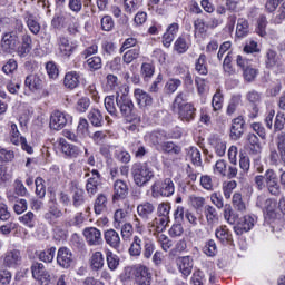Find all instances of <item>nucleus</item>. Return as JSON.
I'll return each instance as SVG.
<instances>
[{"instance_id":"39","label":"nucleus","mask_w":285,"mask_h":285,"mask_svg":"<svg viewBox=\"0 0 285 285\" xmlns=\"http://www.w3.org/2000/svg\"><path fill=\"white\" fill-rule=\"evenodd\" d=\"M195 70L198 75H208V63L206 62V55L202 53L195 62Z\"/></svg>"},{"instance_id":"35","label":"nucleus","mask_w":285,"mask_h":285,"mask_svg":"<svg viewBox=\"0 0 285 285\" xmlns=\"http://www.w3.org/2000/svg\"><path fill=\"white\" fill-rule=\"evenodd\" d=\"M92 271H101L104 268V253L95 252L89 259Z\"/></svg>"},{"instance_id":"46","label":"nucleus","mask_w":285,"mask_h":285,"mask_svg":"<svg viewBox=\"0 0 285 285\" xmlns=\"http://www.w3.org/2000/svg\"><path fill=\"white\" fill-rule=\"evenodd\" d=\"M224 219L227 220V224L232 225L235 224L237 219H239V216L235 212H233V207L230 206V204L225 205Z\"/></svg>"},{"instance_id":"54","label":"nucleus","mask_w":285,"mask_h":285,"mask_svg":"<svg viewBox=\"0 0 285 285\" xmlns=\"http://www.w3.org/2000/svg\"><path fill=\"white\" fill-rule=\"evenodd\" d=\"M36 184V195L43 199L46 197V180L41 177H37L35 180Z\"/></svg>"},{"instance_id":"3","label":"nucleus","mask_w":285,"mask_h":285,"mask_svg":"<svg viewBox=\"0 0 285 285\" xmlns=\"http://www.w3.org/2000/svg\"><path fill=\"white\" fill-rule=\"evenodd\" d=\"M68 124H72V116L62 111H53L50 116L49 128L51 130H63Z\"/></svg>"},{"instance_id":"8","label":"nucleus","mask_w":285,"mask_h":285,"mask_svg":"<svg viewBox=\"0 0 285 285\" xmlns=\"http://www.w3.org/2000/svg\"><path fill=\"white\" fill-rule=\"evenodd\" d=\"M265 188H267L271 195H279L281 188L279 183L277 181V174L273 169H268L265 173Z\"/></svg>"},{"instance_id":"37","label":"nucleus","mask_w":285,"mask_h":285,"mask_svg":"<svg viewBox=\"0 0 285 285\" xmlns=\"http://www.w3.org/2000/svg\"><path fill=\"white\" fill-rule=\"evenodd\" d=\"M88 119L96 128L101 127L104 124V116L99 109H91L88 114Z\"/></svg>"},{"instance_id":"13","label":"nucleus","mask_w":285,"mask_h":285,"mask_svg":"<svg viewBox=\"0 0 285 285\" xmlns=\"http://www.w3.org/2000/svg\"><path fill=\"white\" fill-rule=\"evenodd\" d=\"M59 217H63V212H61V209L57 207V202L50 200L49 210L45 214L46 222H48V224H51V226H55Z\"/></svg>"},{"instance_id":"56","label":"nucleus","mask_w":285,"mask_h":285,"mask_svg":"<svg viewBox=\"0 0 285 285\" xmlns=\"http://www.w3.org/2000/svg\"><path fill=\"white\" fill-rule=\"evenodd\" d=\"M105 108L109 115L117 117V108L115 107V96H107L105 98Z\"/></svg>"},{"instance_id":"45","label":"nucleus","mask_w":285,"mask_h":285,"mask_svg":"<svg viewBox=\"0 0 285 285\" xmlns=\"http://www.w3.org/2000/svg\"><path fill=\"white\" fill-rule=\"evenodd\" d=\"M19 222L27 226L28 228H35V224H37V219L35 217V213L28 212L27 214L19 217Z\"/></svg>"},{"instance_id":"6","label":"nucleus","mask_w":285,"mask_h":285,"mask_svg":"<svg viewBox=\"0 0 285 285\" xmlns=\"http://www.w3.org/2000/svg\"><path fill=\"white\" fill-rule=\"evenodd\" d=\"M255 224H257V216L246 215L239 219L237 226L234 227V230L237 235H243L244 233H248L249 230H253V228L255 227Z\"/></svg>"},{"instance_id":"29","label":"nucleus","mask_w":285,"mask_h":285,"mask_svg":"<svg viewBox=\"0 0 285 285\" xmlns=\"http://www.w3.org/2000/svg\"><path fill=\"white\" fill-rule=\"evenodd\" d=\"M71 190L73 191V206L79 207L82 206L83 199V189L79 186V183H71Z\"/></svg>"},{"instance_id":"5","label":"nucleus","mask_w":285,"mask_h":285,"mask_svg":"<svg viewBox=\"0 0 285 285\" xmlns=\"http://www.w3.org/2000/svg\"><path fill=\"white\" fill-rule=\"evenodd\" d=\"M256 206L265 210L266 217H268L269 219H276L277 202L273 199H266L264 196H259L257 198Z\"/></svg>"},{"instance_id":"28","label":"nucleus","mask_w":285,"mask_h":285,"mask_svg":"<svg viewBox=\"0 0 285 285\" xmlns=\"http://www.w3.org/2000/svg\"><path fill=\"white\" fill-rule=\"evenodd\" d=\"M128 195V185L124 180H116L114 184V199H124Z\"/></svg>"},{"instance_id":"1","label":"nucleus","mask_w":285,"mask_h":285,"mask_svg":"<svg viewBox=\"0 0 285 285\" xmlns=\"http://www.w3.org/2000/svg\"><path fill=\"white\" fill-rule=\"evenodd\" d=\"M147 195L155 199L159 196L171 197V195H175V183H173V179L170 178H166L161 183H155L151 186V189L147 191Z\"/></svg>"},{"instance_id":"43","label":"nucleus","mask_w":285,"mask_h":285,"mask_svg":"<svg viewBox=\"0 0 285 285\" xmlns=\"http://www.w3.org/2000/svg\"><path fill=\"white\" fill-rule=\"evenodd\" d=\"M142 240L141 238H139L138 236L134 237V242L130 245L129 248V254L131 255V257H139V255H141V247Z\"/></svg>"},{"instance_id":"15","label":"nucleus","mask_w":285,"mask_h":285,"mask_svg":"<svg viewBox=\"0 0 285 285\" xmlns=\"http://www.w3.org/2000/svg\"><path fill=\"white\" fill-rule=\"evenodd\" d=\"M101 184V176L97 169L91 170V176L87 180L86 188L88 195H97L99 185Z\"/></svg>"},{"instance_id":"7","label":"nucleus","mask_w":285,"mask_h":285,"mask_svg":"<svg viewBox=\"0 0 285 285\" xmlns=\"http://www.w3.org/2000/svg\"><path fill=\"white\" fill-rule=\"evenodd\" d=\"M82 235L89 246H100V244L104 242L101 238V230L97 229L96 227H86Z\"/></svg>"},{"instance_id":"63","label":"nucleus","mask_w":285,"mask_h":285,"mask_svg":"<svg viewBox=\"0 0 285 285\" xmlns=\"http://www.w3.org/2000/svg\"><path fill=\"white\" fill-rule=\"evenodd\" d=\"M163 150L164 153H168L169 155H179V153H181V147L169 141L163 145Z\"/></svg>"},{"instance_id":"11","label":"nucleus","mask_w":285,"mask_h":285,"mask_svg":"<svg viewBox=\"0 0 285 285\" xmlns=\"http://www.w3.org/2000/svg\"><path fill=\"white\" fill-rule=\"evenodd\" d=\"M31 272H32V277L38 282H41V284H46L47 282H50V273L46 271V266H43L42 263H35L31 266Z\"/></svg>"},{"instance_id":"59","label":"nucleus","mask_w":285,"mask_h":285,"mask_svg":"<svg viewBox=\"0 0 285 285\" xmlns=\"http://www.w3.org/2000/svg\"><path fill=\"white\" fill-rule=\"evenodd\" d=\"M257 75H258L257 69H255L250 66L243 70V77H244L245 81H247L248 83H250V81H255Z\"/></svg>"},{"instance_id":"10","label":"nucleus","mask_w":285,"mask_h":285,"mask_svg":"<svg viewBox=\"0 0 285 285\" xmlns=\"http://www.w3.org/2000/svg\"><path fill=\"white\" fill-rule=\"evenodd\" d=\"M246 128V121L244 117L238 116L232 120L230 127V137L235 140L242 139V135H244V130Z\"/></svg>"},{"instance_id":"16","label":"nucleus","mask_w":285,"mask_h":285,"mask_svg":"<svg viewBox=\"0 0 285 285\" xmlns=\"http://www.w3.org/2000/svg\"><path fill=\"white\" fill-rule=\"evenodd\" d=\"M24 86L29 88L31 92H37L43 88V78L37 73H30L26 77Z\"/></svg>"},{"instance_id":"49","label":"nucleus","mask_w":285,"mask_h":285,"mask_svg":"<svg viewBox=\"0 0 285 285\" xmlns=\"http://www.w3.org/2000/svg\"><path fill=\"white\" fill-rule=\"evenodd\" d=\"M106 257H107L108 268L110 271H117V267L119 266V256L108 250L106 253Z\"/></svg>"},{"instance_id":"23","label":"nucleus","mask_w":285,"mask_h":285,"mask_svg":"<svg viewBox=\"0 0 285 285\" xmlns=\"http://www.w3.org/2000/svg\"><path fill=\"white\" fill-rule=\"evenodd\" d=\"M209 144L218 157H224V155H226V141L224 139L218 136H213L209 139Z\"/></svg>"},{"instance_id":"18","label":"nucleus","mask_w":285,"mask_h":285,"mask_svg":"<svg viewBox=\"0 0 285 285\" xmlns=\"http://www.w3.org/2000/svg\"><path fill=\"white\" fill-rule=\"evenodd\" d=\"M176 264L184 277H188L193 273V258L190 256L178 257Z\"/></svg>"},{"instance_id":"33","label":"nucleus","mask_w":285,"mask_h":285,"mask_svg":"<svg viewBox=\"0 0 285 285\" xmlns=\"http://www.w3.org/2000/svg\"><path fill=\"white\" fill-rule=\"evenodd\" d=\"M132 177L136 186H144V165L141 163H136L132 166Z\"/></svg>"},{"instance_id":"22","label":"nucleus","mask_w":285,"mask_h":285,"mask_svg":"<svg viewBox=\"0 0 285 285\" xmlns=\"http://www.w3.org/2000/svg\"><path fill=\"white\" fill-rule=\"evenodd\" d=\"M117 106L120 108V112L124 117H129L132 112V100L129 97L116 98Z\"/></svg>"},{"instance_id":"62","label":"nucleus","mask_w":285,"mask_h":285,"mask_svg":"<svg viewBox=\"0 0 285 285\" xmlns=\"http://www.w3.org/2000/svg\"><path fill=\"white\" fill-rule=\"evenodd\" d=\"M90 125L88 124V120L86 118H80L77 127V132L81 137H88V128Z\"/></svg>"},{"instance_id":"55","label":"nucleus","mask_w":285,"mask_h":285,"mask_svg":"<svg viewBox=\"0 0 285 285\" xmlns=\"http://www.w3.org/2000/svg\"><path fill=\"white\" fill-rule=\"evenodd\" d=\"M179 86H181V80L173 78L166 82L165 90L168 95H173V92H177Z\"/></svg>"},{"instance_id":"34","label":"nucleus","mask_w":285,"mask_h":285,"mask_svg":"<svg viewBox=\"0 0 285 285\" xmlns=\"http://www.w3.org/2000/svg\"><path fill=\"white\" fill-rule=\"evenodd\" d=\"M63 83L69 90H75L79 86V73L77 71L66 73Z\"/></svg>"},{"instance_id":"38","label":"nucleus","mask_w":285,"mask_h":285,"mask_svg":"<svg viewBox=\"0 0 285 285\" xmlns=\"http://www.w3.org/2000/svg\"><path fill=\"white\" fill-rule=\"evenodd\" d=\"M106 206H108V197L104 194H99L94 205L96 215H101L104 210H106Z\"/></svg>"},{"instance_id":"50","label":"nucleus","mask_w":285,"mask_h":285,"mask_svg":"<svg viewBox=\"0 0 285 285\" xmlns=\"http://www.w3.org/2000/svg\"><path fill=\"white\" fill-rule=\"evenodd\" d=\"M212 106L215 111L222 110L224 107V95L222 94V90H217L212 99Z\"/></svg>"},{"instance_id":"31","label":"nucleus","mask_w":285,"mask_h":285,"mask_svg":"<svg viewBox=\"0 0 285 285\" xmlns=\"http://www.w3.org/2000/svg\"><path fill=\"white\" fill-rule=\"evenodd\" d=\"M249 31L248 20L239 18L236 24V37H238V39H244V37L248 36Z\"/></svg>"},{"instance_id":"12","label":"nucleus","mask_w":285,"mask_h":285,"mask_svg":"<svg viewBox=\"0 0 285 285\" xmlns=\"http://www.w3.org/2000/svg\"><path fill=\"white\" fill-rule=\"evenodd\" d=\"M265 66L266 68H278L281 72H285L284 63L282 62V59H279V56L277 55V51H274L272 49L267 50L266 52V59H265Z\"/></svg>"},{"instance_id":"61","label":"nucleus","mask_w":285,"mask_h":285,"mask_svg":"<svg viewBox=\"0 0 285 285\" xmlns=\"http://www.w3.org/2000/svg\"><path fill=\"white\" fill-rule=\"evenodd\" d=\"M266 26H268V20L266 16L261 14L257 19V32L261 37L266 36Z\"/></svg>"},{"instance_id":"32","label":"nucleus","mask_w":285,"mask_h":285,"mask_svg":"<svg viewBox=\"0 0 285 285\" xmlns=\"http://www.w3.org/2000/svg\"><path fill=\"white\" fill-rule=\"evenodd\" d=\"M131 279H135L136 284L144 285V265H134L129 271Z\"/></svg>"},{"instance_id":"9","label":"nucleus","mask_w":285,"mask_h":285,"mask_svg":"<svg viewBox=\"0 0 285 285\" xmlns=\"http://www.w3.org/2000/svg\"><path fill=\"white\" fill-rule=\"evenodd\" d=\"M17 46H19V37L14 32H6L1 39V48L6 52H12L17 50Z\"/></svg>"},{"instance_id":"4","label":"nucleus","mask_w":285,"mask_h":285,"mask_svg":"<svg viewBox=\"0 0 285 285\" xmlns=\"http://www.w3.org/2000/svg\"><path fill=\"white\" fill-rule=\"evenodd\" d=\"M56 261L60 268H70L75 264V255L68 247H60L57 252Z\"/></svg>"},{"instance_id":"51","label":"nucleus","mask_w":285,"mask_h":285,"mask_svg":"<svg viewBox=\"0 0 285 285\" xmlns=\"http://www.w3.org/2000/svg\"><path fill=\"white\" fill-rule=\"evenodd\" d=\"M188 42L184 37L177 38V40L174 43V50L178 52V55H184V52L188 51Z\"/></svg>"},{"instance_id":"21","label":"nucleus","mask_w":285,"mask_h":285,"mask_svg":"<svg viewBox=\"0 0 285 285\" xmlns=\"http://www.w3.org/2000/svg\"><path fill=\"white\" fill-rule=\"evenodd\" d=\"M168 222H170V217L158 216V218H156V225L153 224L151 226L148 227L150 235H157V233H164V230H166V226H168Z\"/></svg>"},{"instance_id":"2","label":"nucleus","mask_w":285,"mask_h":285,"mask_svg":"<svg viewBox=\"0 0 285 285\" xmlns=\"http://www.w3.org/2000/svg\"><path fill=\"white\" fill-rule=\"evenodd\" d=\"M184 101V92L177 95L174 101V108H178V117L181 121H193L195 119L196 109L190 104H181Z\"/></svg>"},{"instance_id":"20","label":"nucleus","mask_w":285,"mask_h":285,"mask_svg":"<svg viewBox=\"0 0 285 285\" xmlns=\"http://www.w3.org/2000/svg\"><path fill=\"white\" fill-rule=\"evenodd\" d=\"M19 57H26L32 50V38L29 35H23L21 43L16 48Z\"/></svg>"},{"instance_id":"26","label":"nucleus","mask_w":285,"mask_h":285,"mask_svg":"<svg viewBox=\"0 0 285 285\" xmlns=\"http://www.w3.org/2000/svg\"><path fill=\"white\" fill-rule=\"evenodd\" d=\"M216 238L220 240L222 244L227 245L233 242V235L226 226H220L215 230Z\"/></svg>"},{"instance_id":"64","label":"nucleus","mask_w":285,"mask_h":285,"mask_svg":"<svg viewBox=\"0 0 285 285\" xmlns=\"http://www.w3.org/2000/svg\"><path fill=\"white\" fill-rule=\"evenodd\" d=\"M87 67L91 70L101 69V58L94 56V57L87 59Z\"/></svg>"},{"instance_id":"19","label":"nucleus","mask_w":285,"mask_h":285,"mask_svg":"<svg viewBox=\"0 0 285 285\" xmlns=\"http://www.w3.org/2000/svg\"><path fill=\"white\" fill-rule=\"evenodd\" d=\"M58 47L61 55H63L65 57H70V55H72V52H75V50L77 49V42H70L68 38L60 36L58 38Z\"/></svg>"},{"instance_id":"42","label":"nucleus","mask_w":285,"mask_h":285,"mask_svg":"<svg viewBox=\"0 0 285 285\" xmlns=\"http://www.w3.org/2000/svg\"><path fill=\"white\" fill-rule=\"evenodd\" d=\"M187 159H190L194 166H202V151L197 147H190L187 151Z\"/></svg>"},{"instance_id":"48","label":"nucleus","mask_w":285,"mask_h":285,"mask_svg":"<svg viewBox=\"0 0 285 285\" xmlns=\"http://www.w3.org/2000/svg\"><path fill=\"white\" fill-rule=\"evenodd\" d=\"M189 204L195 210H202L206 206V198L202 196L191 195L189 196Z\"/></svg>"},{"instance_id":"57","label":"nucleus","mask_w":285,"mask_h":285,"mask_svg":"<svg viewBox=\"0 0 285 285\" xmlns=\"http://www.w3.org/2000/svg\"><path fill=\"white\" fill-rule=\"evenodd\" d=\"M89 108H90V98L81 97L80 99H78L76 104V110L78 112H87Z\"/></svg>"},{"instance_id":"17","label":"nucleus","mask_w":285,"mask_h":285,"mask_svg":"<svg viewBox=\"0 0 285 285\" xmlns=\"http://www.w3.org/2000/svg\"><path fill=\"white\" fill-rule=\"evenodd\" d=\"M177 32H179V23L173 22L167 27L165 33L163 35V45L165 48H170V43L175 41Z\"/></svg>"},{"instance_id":"24","label":"nucleus","mask_w":285,"mask_h":285,"mask_svg":"<svg viewBox=\"0 0 285 285\" xmlns=\"http://www.w3.org/2000/svg\"><path fill=\"white\" fill-rule=\"evenodd\" d=\"M105 242L111 248H119V245L121 244V237L115 229H109L105 232Z\"/></svg>"},{"instance_id":"36","label":"nucleus","mask_w":285,"mask_h":285,"mask_svg":"<svg viewBox=\"0 0 285 285\" xmlns=\"http://www.w3.org/2000/svg\"><path fill=\"white\" fill-rule=\"evenodd\" d=\"M24 21L32 35H37L41 31V24H39V22L37 21V17L32 16V13H27L24 17Z\"/></svg>"},{"instance_id":"47","label":"nucleus","mask_w":285,"mask_h":285,"mask_svg":"<svg viewBox=\"0 0 285 285\" xmlns=\"http://www.w3.org/2000/svg\"><path fill=\"white\" fill-rule=\"evenodd\" d=\"M277 150L279 153L282 161L285 164V132L282 131L276 138Z\"/></svg>"},{"instance_id":"14","label":"nucleus","mask_w":285,"mask_h":285,"mask_svg":"<svg viewBox=\"0 0 285 285\" xmlns=\"http://www.w3.org/2000/svg\"><path fill=\"white\" fill-rule=\"evenodd\" d=\"M3 264L7 268H17L21 264V252L18 249H10L6 252Z\"/></svg>"},{"instance_id":"30","label":"nucleus","mask_w":285,"mask_h":285,"mask_svg":"<svg viewBox=\"0 0 285 285\" xmlns=\"http://www.w3.org/2000/svg\"><path fill=\"white\" fill-rule=\"evenodd\" d=\"M65 26H67V31L69 35H78L79 30H81V26L79 24L77 18L70 14H66Z\"/></svg>"},{"instance_id":"58","label":"nucleus","mask_w":285,"mask_h":285,"mask_svg":"<svg viewBox=\"0 0 285 285\" xmlns=\"http://www.w3.org/2000/svg\"><path fill=\"white\" fill-rule=\"evenodd\" d=\"M237 188V181L230 180L228 183H224L223 185V193L225 199H230V196L233 195V190Z\"/></svg>"},{"instance_id":"27","label":"nucleus","mask_w":285,"mask_h":285,"mask_svg":"<svg viewBox=\"0 0 285 285\" xmlns=\"http://www.w3.org/2000/svg\"><path fill=\"white\" fill-rule=\"evenodd\" d=\"M239 106H242V94L233 95L228 101L226 115H228V117H233V114L237 112Z\"/></svg>"},{"instance_id":"60","label":"nucleus","mask_w":285,"mask_h":285,"mask_svg":"<svg viewBox=\"0 0 285 285\" xmlns=\"http://www.w3.org/2000/svg\"><path fill=\"white\" fill-rule=\"evenodd\" d=\"M132 225L130 223H126L121 227V237L124 242H130L132 239Z\"/></svg>"},{"instance_id":"40","label":"nucleus","mask_w":285,"mask_h":285,"mask_svg":"<svg viewBox=\"0 0 285 285\" xmlns=\"http://www.w3.org/2000/svg\"><path fill=\"white\" fill-rule=\"evenodd\" d=\"M205 217L207 219V224L213 226V224H217L219 222V216L217 215V209L215 207L207 205L205 206Z\"/></svg>"},{"instance_id":"52","label":"nucleus","mask_w":285,"mask_h":285,"mask_svg":"<svg viewBox=\"0 0 285 285\" xmlns=\"http://www.w3.org/2000/svg\"><path fill=\"white\" fill-rule=\"evenodd\" d=\"M11 144L14 146H19L20 142H22L26 138L21 137V134L19 132V128L17 125L11 124Z\"/></svg>"},{"instance_id":"44","label":"nucleus","mask_w":285,"mask_h":285,"mask_svg":"<svg viewBox=\"0 0 285 285\" xmlns=\"http://www.w3.org/2000/svg\"><path fill=\"white\" fill-rule=\"evenodd\" d=\"M233 207L238 213H246V203H244V199L242 198V194L235 193L233 195Z\"/></svg>"},{"instance_id":"25","label":"nucleus","mask_w":285,"mask_h":285,"mask_svg":"<svg viewBox=\"0 0 285 285\" xmlns=\"http://www.w3.org/2000/svg\"><path fill=\"white\" fill-rule=\"evenodd\" d=\"M249 155H262V144L255 134L247 135Z\"/></svg>"},{"instance_id":"41","label":"nucleus","mask_w":285,"mask_h":285,"mask_svg":"<svg viewBox=\"0 0 285 285\" xmlns=\"http://www.w3.org/2000/svg\"><path fill=\"white\" fill-rule=\"evenodd\" d=\"M56 253H57V248L56 247H50L48 249L39 252L38 253V259H40V262H45L47 264H50L55 259V254Z\"/></svg>"},{"instance_id":"53","label":"nucleus","mask_w":285,"mask_h":285,"mask_svg":"<svg viewBox=\"0 0 285 285\" xmlns=\"http://www.w3.org/2000/svg\"><path fill=\"white\" fill-rule=\"evenodd\" d=\"M203 253H205L207 257H215V255H217V244L215 240H208L203 248Z\"/></svg>"}]
</instances>
